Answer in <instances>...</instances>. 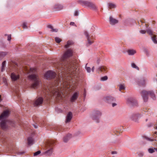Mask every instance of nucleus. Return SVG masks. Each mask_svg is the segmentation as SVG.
Wrapping results in <instances>:
<instances>
[{
	"label": "nucleus",
	"mask_w": 157,
	"mask_h": 157,
	"mask_svg": "<svg viewBox=\"0 0 157 157\" xmlns=\"http://www.w3.org/2000/svg\"><path fill=\"white\" fill-rule=\"evenodd\" d=\"M54 141L52 140L48 141L46 144V146L50 148L44 152V154L47 156H50L52 152V146L54 144Z\"/></svg>",
	"instance_id": "6e6552de"
},
{
	"label": "nucleus",
	"mask_w": 157,
	"mask_h": 157,
	"mask_svg": "<svg viewBox=\"0 0 157 157\" xmlns=\"http://www.w3.org/2000/svg\"><path fill=\"white\" fill-rule=\"evenodd\" d=\"M127 52L129 55H133L136 53V51L135 50L131 49L128 50Z\"/></svg>",
	"instance_id": "b1692460"
},
{
	"label": "nucleus",
	"mask_w": 157,
	"mask_h": 157,
	"mask_svg": "<svg viewBox=\"0 0 157 157\" xmlns=\"http://www.w3.org/2000/svg\"><path fill=\"white\" fill-rule=\"evenodd\" d=\"M100 61V59H98L97 61V62L98 64Z\"/></svg>",
	"instance_id": "8fccbe9b"
},
{
	"label": "nucleus",
	"mask_w": 157,
	"mask_h": 157,
	"mask_svg": "<svg viewBox=\"0 0 157 157\" xmlns=\"http://www.w3.org/2000/svg\"><path fill=\"white\" fill-rule=\"evenodd\" d=\"M119 90L121 91L122 90H124L125 89V87L123 84H121L119 85Z\"/></svg>",
	"instance_id": "473e14b6"
},
{
	"label": "nucleus",
	"mask_w": 157,
	"mask_h": 157,
	"mask_svg": "<svg viewBox=\"0 0 157 157\" xmlns=\"http://www.w3.org/2000/svg\"><path fill=\"white\" fill-rule=\"evenodd\" d=\"M41 153V151H38L34 153V156H36L39 155Z\"/></svg>",
	"instance_id": "ea45409f"
},
{
	"label": "nucleus",
	"mask_w": 157,
	"mask_h": 157,
	"mask_svg": "<svg viewBox=\"0 0 157 157\" xmlns=\"http://www.w3.org/2000/svg\"><path fill=\"white\" fill-rule=\"evenodd\" d=\"M33 126H34V127L35 128H38V126L37 125H33Z\"/></svg>",
	"instance_id": "864d4df0"
},
{
	"label": "nucleus",
	"mask_w": 157,
	"mask_h": 157,
	"mask_svg": "<svg viewBox=\"0 0 157 157\" xmlns=\"http://www.w3.org/2000/svg\"><path fill=\"white\" fill-rule=\"evenodd\" d=\"M146 109H145V110H144V112H147L148 111V110L146 111Z\"/></svg>",
	"instance_id": "052dcab7"
},
{
	"label": "nucleus",
	"mask_w": 157,
	"mask_h": 157,
	"mask_svg": "<svg viewBox=\"0 0 157 157\" xmlns=\"http://www.w3.org/2000/svg\"><path fill=\"white\" fill-rule=\"evenodd\" d=\"M146 109H145V110H144V112H147L148 111V110L146 111Z\"/></svg>",
	"instance_id": "680f3d73"
},
{
	"label": "nucleus",
	"mask_w": 157,
	"mask_h": 157,
	"mask_svg": "<svg viewBox=\"0 0 157 157\" xmlns=\"http://www.w3.org/2000/svg\"><path fill=\"white\" fill-rule=\"evenodd\" d=\"M24 152H19V154H22L24 153Z\"/></svg>",
	"instance_id": "4d7b16f0"
},
{
	"label": "nucleus",
	"mask_w": 157,
	"mask_h": 157,
	"mask_svg": "<svg viewBox=\"0 0 157 157\" xmlns=\"http://www.w3.org/2000/svg\"><path fill=\"white\" fill-rule=\"evenodd\" d=\"M141 117V115L140 114L137 113H133L131 114L129 116L130 119L134 121V122L138 123V119L140 117Z\"/></svg>",
	"instance_id": "9d476101"
},
{
	"label": "nucleus",
	"mask_w": 157,
	"mask_h": 157,
	"mask_svg": "<svg viewBox=\"0 0 157 157\" xmlns=\"http://www.w3.org/2000/svg\"><path fill=\"white\" fill-rule=\"evenodd\" d=\"M141 94L145 102H147V101L148 95L150 96L154 100L155 99V96L154 93L152 90L147 91L144 90L141 91Z\"/></svg>",
	"instance_id": "20e7f679"
},
{
	"label": "nucleus",
	"mask_w": 157,
	"mask_h": 157,
	"mask_svg": "<svg viewBox=\"0 0 157 157\" xmlns=\"http://www.w3.org/2000/svg\"><path fill=\"white\" fill-rule=\"evenodd\" d=\"M154 149L155 150L157 151V148H154Z\"/></svg>",
	"instance_id": "0e129e2a"
},
{
	"label": "nucleus",
	"mask_w": 157,
	"mask_h": 157,
	"mask_svg": "<svg viewBox=\"0 0 157 157\" xmlns=\"http://www.w3.org/2000/svg\"><path fill=\"white\" fill-rule=\"evenodd\" d=\"M72 44V42L71 41H68L67 42V44L65 46V48H68L69 47L70 45Z\"/></svg>",
	"instance_id": "f704fd0d"
},
{
	"label": "nucleus",
	"mask_w": 157,
	"mask_h": 157,
	"mask_svg": "<svg viewBox=\"0 0 157 157\" xmlns=\"http://www.w3.org/2000/svg\"><path fill=\"white\" fill-rule=\"evenodd\" d=\"M78 2L82 5L88 7L93 10H98V8L95 4L90 1L79 0Z\"/></svg>",
	"instance_id": "39448f33"
},
{
	"label": "nucleus",
	"mask_w": 157,
	"mask_h": 157,
	"mask_svg": "<svg viewBox=\"0 0 157 157\" xmlns=\"http://www.w3.org/2000/svg\"><path fill=\"white\" fill-rule=\"evenodd\" d=\"M155 150L154 148H149L148 149V151L149 153H152L155 152Z\"/></svg>",
	"instance_id": "c9c22d12"
},
{
	"label": "nucleus",
	"mask_w": 157,
	"mask_h": 157,
	"mask_svg": "<svg viewBox=\"0 0 157 157\" xmlns=\"http://www.w3.org/2000/svg\"><path fill=\"white\" fill-rule=\"evenodd\" d=\"M151 39L154 43L155 44H157V40L156 39V35H154L151 36Z\"/></svg>",
	"instance_id": "393cba45"
},
{
	"label": "nucleus",
	"mask_w": 157,
	"mask_h": 157,
	"mask_svg": "<svg viewBox=\"0 0 157 157\" xmlns=\"http://www.w3.org/2000/svg\"><path fill=\"white\" fill-rule=\"evenodd\" d=\"M2 101V99L1 98V95H0V102Z\"/></svg>",
	"instance_id": "13d9d810"
},
{
	"label": "nucleus",
	"mask_w": 157,
	"mask_h": 157,
	"mask_svg": "<svg viewBox=\"0 0 157 157\" xmlns=\"http://www.w3.org/2000/svg\"><path fill=\"white\" fill-rule=\"evenodd\" d=\"M123 131V130L122 129H121V130L119 131V130H117V131H116V132H118L120 133V132H122Z\"/></svg>",
	"instance_id": "de8ad7c7"
},
{
	"label": "nucleus",
	"mask_w": 157,
	"mask_h": 157,
	"mask_svg": "<svg viewBox=\"0 0 157 157\" xmlns=\"http://www.w3.org/2000/svg\"><path fill=\"white\" fill-rule=\"evenodd\" d=\"M117 151H112L111 152V154L112 155L117 154Z\"/></svg>",
	"instance_id": "a18cd8bd"
},
{
	"label": "nucleus",
	"mask_w": 157,
	"mask_h": 157,
	"mask_svg": "<svg viewBox=\"0 0 157 157\" xmlns=\"http://www.w3.org/2000/svg\"><path fill=\"white\" fill-rule=\"evenodd\" d=\"M155 134H157V132H155Z\"/></svg>",
	"instance_id": "69168bd1"
},
{
	"label": "nucleus",
	"mask_w": 157,
	"mask_h": 157,
	"mask_svg": "<svg viewBox=\"0 0 157 157\" xmlns=\"http://www.w3.org/2000/svg\"><path fill=\"white\" fill-rule=\"evenodd\" d=\"M11 39V36L10 35H8V39H7V40H8V41H10Z\"/></svg>",
	"instance_id": "49530a36"
},
{
	"label": "nucleus",
	"mask_w": 157,
	"mask_h": 157,
	"mask_svg": "<svg viewBox=\"0 0 157 157\" xmlns=\"http://www.w3.org/2000/svg\"><path fill=\"white\" fill-rule=\"evenodd\" d=\"M109 19L110 24L112 25H114L118 22V20L113 18L112 16L109 17Z\"/></svg>",
	"instance_id": "dca6fc26"
},
{
	"label": "nucleus",
	"mask_w": 157,
	"mask_h": 157,
	"mask_svg": "<svg viewBox=\"0 0 157 157\" xmlns=\"http://www.w3.org/2000/svg\"><path fill=\"white\" fill-rule=\"evenodd\" d=\"M28 144L31 145L34 143V140L31 137H29L27 139Z\"/></svg>",
	"instance_id": "5701e85b"
},
{
	"label": "nucleus",
	"mask_w": 157,
	"mask_h": 157,
	"mask_svg": "<svg viewBox=\"0 0 157 157\" xmlns=\"http://www.w3.org/2000/svg\"><path fill=\"white\" fill-rule=\"evenodd\" d=\"M108 79V77L106 76L102 77L101 78V80L102 81H106Z\"/></svg>",
	"instance_id": "e433bc0d"
},
{
	"label": "nucleus",
	"mask_w": 157,
	"mask_h": 157,
	"mask_svg": "<svg viewBox=\"0 0 157 157\" xmlns=\"http://www.w3.org/2000/svg\"><path fill=\"white\" fill-rule=\"evenodd\" d=\"M147 81V80L146 78H142L137 80L136 82L140 86H145Z\"/></svg>",
	"instance_id": "f8f14e48"
},
{
	"label": "nucleus",
	"mask_w": 157,
	"mask_h": 157,
	"mask_svg": "<svg viewBox=\"0 0 157 157\" xmlns=\"http://www.w3.org/2000/svg\"><path fill=\"white\" fill-rule=\"evenodd\" d=\"M10 77L13 81H15L19 79L20 75L17 73L13 72L11 73Z\"/></svg>",
	"instance_id": "2eb2a0df"
},
{
	"label": "nucleus",
	"mask_w": 157,
	"mask_h": 157,
	"mask_svg": "<svg viewBox=\"0 0 157 157\" xmlns=\"http://www.w3.org/2000/svg\"><path fill=\"white\" fill-rule=\"evenodd\" d=\"M137 154L138 156L140 157H142L144 155V153L142 151H139L137 152Z\"/></svg>",
	"instance_id": "2f4dec72"
},
{
	"label": "nucleus",
	"mask_w": 157,
	"mask_h": 157,
	"mask_svg": "<svg viewBox=\"0 0 157 157\" xmlns=\"http://www.w3.org/2000/svg\"><path fill=\"white\" fill-rule=\"evenodd\" d=\"M78 14H79L78 12V11L75 10V11L74 13V15L75 16H78Z\"/></svg>",
	"instance_id": "79ce46f5"
},
{
	"label": "nucleus",
	"mask_w": 157,
	"mask_h": 157,
	"mask_svg": "<svg viewBox=\"0 0 157 157\" xmlns=\"http://www.w3.org/2000/svg\"><path fill=\"white\" fill-rule=\"evenodd\" d=\"M117 105V104H116L115 103H113L112 104V106L113 107H114L116 106Z\"/></svg>",
	"instance_id": "09e8293b"
},
{
	"label": "nucleus",
	"mask_w": 157,
	"mask_h": 157,
	"mask_svg": "<svg viewBox=\"0 0 157 157\" xmlns=\"http://www.w3.org/2000/svg\"><path fill=\"white\" fill-rule=\"evenodd\" d=\"M22 27L24 29H26L27 28V24L26 22H24L22 25Z\"/></svg>",
	"instance_id": "a19ab883"
},
{
	"label": "nucleus",
	"mask_w": 157,
	"mask_h": 157,
	"mask_svg": "<svg viewBox=\"0 0 157 157\" xmlns=\"http://www.w3.org/2000/svg\"><path fill=\"white\" fill-rule=\"evenodd\" d=\"M3 81L5 83L6 82V79L4 78H3Z\"/></svg>",
	"instance_id": "5fc2aeb1"
},
{
	"label": "nucleus",
	"mask_w": 157,
	"mask_h": 157,
	"mask_svg": "<svg viewBox=\"0 0 157 157\" xmlns=\"http://www.w3.org/2000/svg\"><path fill=\"white\" fill-rule=\"evenodd\" d=\"M9 114V111L6 110L4 111L0 115V121H1L0 122V127L2 129H6L10 126H15V123L13 121L5 119Z\"/></svg>",
	"instance_id": "7ed1b4c3"
},
{
	"label": "nucleus",
	"mask_w": 157,
	"mask_h": 157,
	"mask_svg": "<svg viewBox=\"0 0 157 157\" xmlns=\"http://www.w3.org/2000/svg\"><path fill=\"white\" fill-rule=\"evenodd\" d=\"M57 130H61V129H60V128H58L57 129Z\"/></svg>",
	"instance_id": "bf43d9fd"
},
{
	"label": "nucleus",
	"mask_w": 157,
	"mask_h": 157,
	"mask_svg": "<svg viewBox=\"0 0 157 157\" xmlns=\"http://www.w3.org/2000/svg\"><path fill=\"white\" fill-rule=\"evenodd\" d=\"M43 99L41 97H39L37 98L34 102V105L35 106H38L42 104Z\"/></svg>",
	"instance_id": "f3484780"
},
{
	"label": "nucleus",
	"mask_w": 157,
	"mask_h": 157,
	"mask_svg": "<svg viewBox=\"0 0 157 157\" xmlns=\"http://www.w3.org/2000/svg\"><path fill=\"white\" fill-rule=\"evenodd\" d=\"M146 109H145V110H144V112H147L148 111V110L146 111Z\"/></svg>",
	"instance_id": "e2e57ef3"
},
{
	"label": "nucleus",
	"mask_w": 157,
	"mask_h": 157,
	"mask_svg": "<svg viewBox=\"0 0 157 157\" xmlns=\"http://www.w3.org/2000/svg\"><path fill=\"white\" fill-rule=\"evenodd\" d=\"M55 41L57 43H59L61 40L60 38L58 37H56L55 38Z\"/></svg>",
	"instance_id": "4c0bfd02"
},
{
	"label": "nucleus",
	"mask_w": 157,
	"mask_h": 157,
	"mask_svg": "<svg viewBox=\"0 0 157 157\" xmlns=\"http://www.w3.org/2000/svg\"><path fill=\"white\" fill-rule=\"evenodd\" d=\"M48 27L51 29V31L52 32H57L58 30L57 29H54L53 26L51 25H48Z\"/></svg>",
	"instance_id": "bb28decb"
},
{
	"label": "nucleus",
	"mask_w": 157,
	"mask_h": 157,
	"mask_svg": "<svg viewBox=\"0 0 157 157\" xmlns=\"http://www.w3.org/2000/svg\"><path fill=\"white\" fill-rule=\"evenodd\" d=\"M147 119H146V121H147Z\"/></svg>",
	"instance_id": "774afa93"
},
{
	"label": "nucleus",
	"mask_w": 157,
	"mask_h": 157,
	"mask_svg": "<svg viewBox=\"0 0 157 157\" xmlns=\"http://www.w3.org/2000/svg\"><path fill=\"white\" fill-rule=\"evenodd\" d=\"M78 92L75 93L72 95L71 98V102H73L76 100L78 97Z\"/></svg>",
	"instance_id": "6ab92c4d"
},
{
	"label": "nucleus",
	"mask_w": 157,
	"mask_h": 157,
	"mask_svg": "<svg viewBox=\"0 0 157 157\" xmlns=\"http://www.w3.org/2000/svg\"><path fill=\"white\" fill-rule=\"evenodd\" d=\"M144 52H145L146 56H149L151 55V54L148 51V50L146 49H144Z\"/></svg>",
	"instance_id": "72a5a7b5"
},
{
	"label": "nucleus",
	"mask_w": 157,
	"mask_h": 157,
	"mask_svg": "<svg viewBox=\"0 0 157 157\" xmlns=\"http://www.w3.org/2000/svg\"><path fill=\"white\" fill-rule=\"evenodd\" d=\"M72 117V114L71 112H69L67 114L66 120V122L68 123L70 121Z\"/></svg>",
	"instance_id": "a211bd4d"
},
{
	"label": "nucleus",
	"mask_w": 157,
	"mask_h": 157,
	"mask_svg": "<svg viewBox=\"0 0 157 157\" xmlns=\"http://www.w3.org/2000/svg\"><path fill=\"white\" fill-rule=\"evenodd\" d=\"M146 32H147V33L149 34L151 36L154 35L152 31L150 28L147 29Z\"/></svg>",
	"instance_id": "a878e982"
},
{
	"label": "nucleus",
	"mask_w": 157,
	"mask_h": 157,
	"mask_svg": "<svg viewBox=\"0 0 157 157\" xmlns=\"http://www.w3.org/2000/svg\"><path fill=\"white\" fill-rule=\"evenodd\" d=\"M140 22H141V23H144V22L142 20H140V22L138 21V23L140 24Z\"/></svg>",
	"instance_id": "3c124183"
},
{
	"label": "nucleus",
	"mask_w": 157,
	"mask_h": 157,
	"mask_svg": "<svg viewBox=\"0 0 157 157\" xmlns=\"http://www.w3.org/2000/svg\"><path fill=\"white\" fill-rule=\"evenodd\" d=\"M6 61H3L2 63V66L1 67V71L3 72L5 70V67L6 66Z\"/></svg>",
	"instance_id": "c756f323"
},
{
	"label": "nucleus",
	"mask_w": 157,
	"mask_h": 157,
	"mask_svg": "<svg viewBox=\"0 0 157 157\" xmlns=\"http://www.w3.org/2000/svg\"><path fill=\"white\" fill-rule=\"evenodd\" d=\"M143 138H144V139H145V140H146L147 141H155L157 143V140H156L151 139L150 138H149L145 136H143Z\"/></svg>",
	"instance_id": "cd10ccee"
},
{
	"label": "nucleus",
	"mask_w": 157,
	"mask_h": 157,
	"mask_svg": "<svg viewBox=\"0 0 157 157\" xmlns=\"http://www.w3.org/2000/svg\"><path fill=\"white\" fill-rule=\"evenodd\" d=\"M46 94H47L56 95V94H58V93L55 88L53 86V87L50 86L47 87V89H46L45 91Z\"/></svg>",
	"instance_id": "1a4fd4ad"
},
{
	"label": "nucleus",
	"mask_w": 157,
	"mask_h": 157,
	"mask_svg": "<svg viewBox=\"0 0 157 157\" xmlns=\"http://www.w3.org/2000/svg\"><path fill=\"white\" fill-rule=\"evenodd\" d=\"M107 68L104 66H100L99 67L97 70V71L99 73L100 72H104L106 71Z\"/></svg>",
	"instance_id": "aec40b11"
},
{
	"label": "nucleus",
	"mask_w": 157,
	"mask_h": 157,
	"mask_svg": "<svg viewBox=\"0 0 157 157\" xmlns=\"http://www.w3.org/2000/svg\"><path fill=\"white\" fill-rule=\"evenodd\" d=\"M104 100L106 102L110 103L115 101V98L111 96H107L104 98Z\"/></svg>",
	"instance_id": "4468645a"
},
{
	"label": "nucleus",
	"mask_w": 157,
	"mask_h": 157,
	"mask_svg": "<svg viewBox=\"0 0 157 157\" xmlns=\"http://www.w3.org/2000/svg\"><path fill=\"white\" fill-rule=\"evenodd\" d=\"M84 35L86 36L87 40V43L86 44V45L87 46H89L94 42L93 41L91 38L92 36L90 37L89 34L86 31L84 32Z\"/></svg>",
	"instance_id": "9b49d317"
},
{
	"label": "nucleus",
	"mask_w": 157,
	"mask_h": 157,
	"mask_svg": "<svg viewBox=\"0 0 157 157\" xmlns=\"http://www.w3.org/2000/svg\"><path fill=\"white\" fill-rule=\"evenodd\" d=\"M71 135L68 134L64 137L63 139V141L64 142H67V141L71 138Z\"/></svg>",
	"instance_id": "412c9836"
},
{
	"label": "nucleus",
	"mask_w": 157,
	"mask_h": 157,
	"mask_svg": "<svg viewBox=\"0 0 157 157\" xmlns=\"http://www.w3.org/2000/svg\"><path fill=\"white\" fill-rule=\"evenodd\" d=\"M101 115V112L98 110H95L93 112L92 116V119L97 123L100 122V119Z\"/></svg>",
	"instance_id": "423d86ee"
},
{
	"label": "nucleus",
	"mask_w": 157,
	"mask_h": 157,
	"mask_svg": "<svg viewBox=\"0 0 157 157\" xmlns=\"http://www.w3.org/2000/svg\"><path fill=\"white\" fill-rule=\"evenodd\" d=\"M27 73L29 74L28 77L32 81L31 87L33 88H37L39 86L40 81L37 75L36 69L34 68H30L29 69H27Z\"/></svg>",
	"instance_id": "f03ea898"
},
{
	"label": "nucleus",
	"mask_w": 157,
	"mask_h": 157,
	"mask_svg": "<svg viewBox=\"0 0 157 157\" xmlns=\"http://www.w3.org/2000/svg\"><path fill=\"white\" fill-rule=\"evenodd\" d=\"M107 5L108 8L109 9H114L116 7V5L113 3H109Z\"/></svg>",
	"instance_id": "4be33fe9"
},
{
	"label": "nucleus",
	"mask_w": 157,
	"mask_h": 157,
	"mask_svg": "<svg viewBox=\"0 0 157 157\" xmlns=\"http://www.w3.org/2000/svg\"><path fill=\"white\" fill-rule=\"evenodd\" d=\"M7 54V52H0V59L5 56Z\"/></svg>",
	"instance_id": "c85d7f7f"
},
{
	"label": "nucleus",
	"mask_w": 157,
	"mask_h": 157,
	"mask_svg": "<svg viewBox=\"0 0 157 157\" xmlns=\"http://www.w3.org/2000/svg\"><path fill=\"white\" fill-rule=\"evenodd\" d=\"M87 65V64H86V65L85 67V68H86L87 72L88 73H90L91 71V68L90 67H86Z\"/></svg>",
	"instance_id": "58836bf2"
},
{
	"label": "nucleus",
	"mask_w": 157,
	"mask_h": 157,
	"mask_svg": "<svg viewBox=\"0 0 157 157\" xmlns=\"http://www.w3.org/2000/svg\"><path fill=\"white\" fill-rule=\"evenodd\" d=\"M145 25H146V28H147V26L146 25V24H145Z\"/></svg>",
	"instance_id": "338daca9"
},
{
	"label": "nucleus",
	"mask_w": 157,
	"mask_h": 157,
	"mask_svg": "<svg viewBox=\"0 0 157 157\" xmlns=\"http://www.w3.org/2000/svg\"><path fill=\"white\" fill-rule=\"evenodd\" d=\"M131 66L133 68H134L136 69V70H139V67H138L137 66H136V65L134 63H132L131 64Z\"/></svg>",
	"instance_id": "7c9ffc66"
},
{
	"label": "nucleus",
	"mask_w": 157,
	"mask_h": 157,
	"mask_svg": "<svg viewBox=\"0 0 157 157\" xmlns=\"http://www.w3.org/2000/svg\"><path fill=\"white\" fill-rule=\"evenodd\" d=\"M127 104L130 106L136 107L138 105V102L136 99L132 97H130L127 100Z\"/></svg>",
	"instance_id": "0eeeda50"
},
{
	"label": "nucleus",
	"mask_w": 157,
	"mask_h": 157,
	"mask_svg": "<svg viewBox=\"0 0 157 157\" xmlns=\"http://www.w3.org/2000/svg\"><path fill=\"white\" fill-rule=\"evenodd\" d=\"M72 50L67 49L64 53L62 58V61L58 65V68L61 71L59 75L56 76L55 72L51 71H48L44 75V77L48 79H55L56 82L64 83L67 77L76 76L78 74L79 69L75 59L69 60L67 58L72 56Z\"/></svg>",
	"instance_id": "f257e3e1"
},
{
	"label": "nucleus",
	"mask_w": 157,
	"mask_h": 157,
	"mask_svg": "<svg viewBox=\"0 0 157 157\" xmlns=\"http://www.w3.org/2000/svg\"><path fill=\"white\" fill-rule=\"evenodd\" d=\"M94 68H95V67L94 66H93L92 68V72H94Z\"/></svg>",
	"instance_id": "603ef678"
},
{
	"label": "nucleus",
	"mask_w": 157,
	"mask_h": 157,
	"mask_svg": "<svg viewBox=\"0 0 157 157\" xmlns=\"http://www.w3.org/2000/svg\"><path fill=\"white\" fill-rule=\"evenodd\" d=\"M63 6L61 4H57L54 5L52 7V9L54 11H59L62 10Z\"/></svg>",
	"instance_id": "ddd939ff"
},
{
	"label": "nucleus",
	"mask_w": 157,
	"mask_h": 157,
	"mask_svg": "<svg viewBox=\"0 0 157 157\" xmlns=\"http://www.w3.org/2000/svg\"><path fill=\"white\" fill-rule=\"evenodd\" d=\"M155 127H154V128H155L157 130V124H155Z\"/></svg>",
	"instance_id": "6e6d98bb"
},
{
	"label": "nucleus",
	"mask_w": 157,
	"mask_h": 157,
	"mask_svg": "<svg viewBox=\"0 0 157 157\" xmlns=\"http://www.w3.org/2000/svg\"><path fill=\"white\" fill-rule=\"evenodd\" d=\"M140 33L142 34H145L146 33V31L144 30H141L140 31Z\"/></svg>",
	"instance_id": "37998d69"
},
{
	"label": "nucleus",
	"mask_w": 157,
	"mask_h": 157,
	"mask_svg": "<svg viewBox=\"0 0 157 157\" xmlns=\"http://www.w3.org/2000/svg\"><path fill=\"white\" fill-rule=\"evenodd\" d=\"M70 25L72 26H76V25L75 24V23L73 22H71L70 23Z\"/></svg>",
	"instance_id": "c03bdc74"
}]
</instances>
